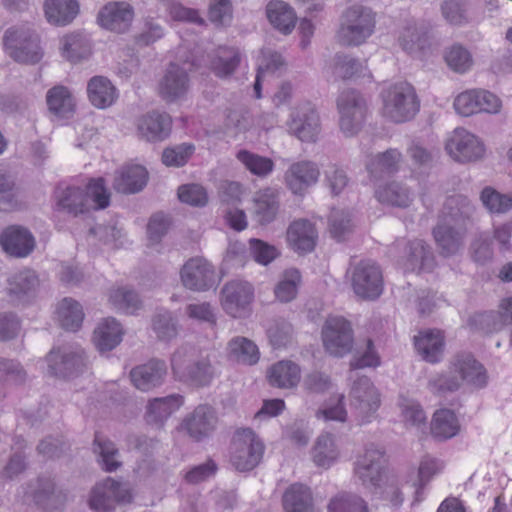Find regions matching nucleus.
Wrapping results in <instances>:
<instances>
[{
  "instance_id": "b1692460",
  "label": "nucleus",
  "mask_w": 512,
  "mask_h": 512,
  "mask_svg": "<svg viewBox=\"0 0 512 512\" xmlns=\"http://www.w3.org/2000/svg\"><path fill=\"white\" fill-rule=\"evenodd\" d=\"M318 238L315 226L308 220L292 222L286 233L288 246L298 254H306L314 250Z\"/></svg>"
},
{
  "instance_id": "a19ab883",
  "label": "nucleus",
  "mask_w": 512,
  "mask_h": 512,
  "mask_svg": "<svg viewBox=\"0 0 512 512\" xmlns=\"http://www.w3.org/2000/svg\"><path fill=\"white\" fill-rule=\"evenodd\" d=\"M300 367L292 361H279L268 370V380L272 386L278 388H292L300 381Z\"/></svg>"
},
{
  "instance_id": "5701e85b",
  "label": "nucleus",
  "mask_w": 512,
  "mask_h": 512,
  "mask_svg": "<svg viewBox=\"0 0 512 512\" xmlns=\"http://www.w3.org/2000/svg\"><path fill=\"white\" fill-rule=\"evenodd\" d=\"M189 89V78L185 68L171 64L159 81L158 90L167 102L182 99Z\"/></svg>"
},
{
  "instance_id": "412c9836",
  "label": "nucleus",
  "mask_w": 512,
  "mask_h": 512,
  "mask_svg": "<svg viewBox=\"0 0 512 512\" xmlns=\"http://www.w3.org/2000/svg\"><path fill=\"white\" fill-rule=\"evenodd\" d=\"M217 426V416L212 407L208 405H199L180 424V431L186 432L189 437L196 441H201L215 431Z\"/></svg>"
},
{
  "instance_id": "3c124183",
  "label": "nucleus",
  "mask_w": 512,
  "mask_h": 512,
  "mask_svg": "<svg viewBox=\"0 0 512 512\" xmlns=\"http://www.w3.org/2000/svg\"><path fill=\"white\" fill-rule=\"evenodd\" d=\"M300 284L301 275L297 269L285 270L274 288L276 299L283 303L294 300Z\"/></svg>"
},
{
  "instance_id": "a878e982",
  "label": "nucleus",
  "mask_w": 512,
  "mask_h": 512,
  "mask_svg": "<svg viewBox=\"0 0 512 512\" xmlns=\"http://www.w3.org/2000/svg\"><path fill=\"white\" fill-rule=\"evenodd\" d=\"M414 346L418 354L429 363L442 360L445 349V337L441 330L425 329L414 337Z\"/></svg>"
},
{
  "instance_id": "2eb2a0df",
  "label": "nucleus",
  "mask_w": 512,
  "mask_h": 512,
  "mask_svg": "<svg viewBox=\"0 0 512 512\" xmlns=\"http://www.w3.org/2000/svg\"><path fill=\"white\" fill-rule=\"evenodd\" d=\"M253 300L254 286L246 280L236 279L225 283L219 295L222 309L233 318L246 316Z\"/></svg>"
},
{
  "instance_id": "338daca9",
  "label": "nucleus",
  "mask_w": 512,
  "mask_h": 512,
  "mask_svg": "<svg viewBox=\"0 0 512 512\" xmlns=\"http://www.w3.org/2000/svg\"><path fill=\"white\" fill-rule=\"evenodd\" d=\"M476 99L475 88L466 89L454 97L453 108L460 116L469 117L475 115L477 106Z\"/></svg>"
},
{
  "instance_id": "a18cd8bd",
  "label": "nucleus",
  "mask_w": 512,
  "mask_h": 512,
  "mask_svg": "<svg viewBox=\"0 0 512 512\" xmlns=\"http://www.w3.org/2000/svg\"><path fill=\"white\" fill-rule=\"evenodd\" d=\"M227 356L238 363L253 365L259 360L260 353L257 345L245 337L232 338L227 345Z\"/></svg>"
},
{
  "instance_id": "473e14b6",
  "label": "nucleus",
  "mask_w": 512,
  "mask_h": 512,
  "mask_svg": "<svg viewBox=\"0 0 512 512\" xmlns=\"http://www.w3.org/2000/svg\"><path fill=\"white\" fill-rule=\"evenodd\" d=\"M5 282L6 293L15 301H20L30 295L39 284L36 273L29 269L10 272Z\"/></svg>"
},
{
  "instance_id": "052dcab7",
  "label": "nucleus",
  "mask_w": 512,
  "mask_h": 512,
  "mask_svg": "<svg viewBox=\"0 0 512 512\" xmlns=\"http://www.w3.org/2000/svg\"><path fill=\"white\" fill-rule=\"evenodd\" d=\"M344 396L339 394L327 400L317 411V418L325 421L345 422L347 411L344 407Z\"/></svg>"
},
{
  "instance_id": "680f3d73",
  "label": "nucleus",
  "mask_w": 512,
  "mask_h": 512,
  "mask_svg": "<svg viewBox=\"0 0 512 512\" xmlns=\"http://www.w3.org/2000/svg\"><path fill=\"white\" fill-rule=\"evenodd\" d=\"M366 66L348 55H336L334 58L333 73L342 78L364 76Z\"/></svg>"
},
{
  "instance_id": "0e129e2a",
  "label": "nucleus",
  "mask_w": 512,
  "mask_h": 512,
  "mask_svg": "<svg viewBox=\"0 0 512 512\" xmlns=\"http://www.w3.org/2000/svg\"><path fill=\"white\" fill-rule=\"evenodd\" d=\"M195 150L194 145L183 143L163 151L162 162L168 167H180L187 163Z\"/></svg>"
},
{
  "instance_id": "393cba45",
  "label": "nucleus",
  "mask_w": 512,
  "mask_h": 512,
  "mask_svg": "<svg viewBox=\"0 0 512 512\" xmlns=\"http://www.w3.org/2000/svg\"><path fill=\"white\" fill-rule=\"evenodd\" d=\"M319 175V168L315 163L299 161L290 165L285 173V182L294 194H302L318 181Z\"/></svg>"
},
{
  "instance_id": "dca6fc26",
  "label": "nucleus",
  "mask_w": 512,
  "mask_h": 512,
  "mask_svg": "<svg viewBox=\"0 0 512 512\" xmlns=\"http://www.w3.org/2000/svg\"><path fill=\"white\" fill-rule=\"evenodd\" d=\"M180 279L185 288L196 292L208 291L219 282L215 267L203 257L186 261L180 270Z\"/></svg>"
},
{
  "instance_id": "8fccbe9b",
  "label": "nucleus",
  "mask_w": 512,
  "mask_h": 512,
  "mask_svg": "<svg viewBox=\"0 0 512 512\" xmlns=\"http://www.w3.org/2000/svg\"><path fill=\"white\" fill-rule=\"evenodd\" d=\"M240 63V51L236 47H220L211 61V70L220 77L230 76Z\"/></svg>"
},
{
  "instance_id": "de8ad7c7",
  "label": "nucleus",
  "mask_w": 512,
  "mask_h": 512,
  "mask_svg": "<svg viewBox=\"0 0 512 512\" xmlns=\"http://www.w3.org/2000/svg\"><path fill=\"white\" fill-rule=\"evenodd\" d=\"M375 197L382 204L396 207H407L412 200L409 189L397 182L379 185L375 189Z\"/></svg>"
},
{
  "instance_id": "2f4dec72",
  "label": "nucleus",
  "mask_w": 512,
  "mask_h": 512,
  "mask_svg": "<svg viewBox=\"0 0 512 512\" xmlns=\"http://www.w3.org/2000/svg\"><path fill=\"white\" fill-rule=\"evenodd\" d=\"M46 103L49 112L62 119L72 117L77 106L75 95L63 85H56L47 91Z\"/></svg>"
},
{
  "instance_id": "4c0bfd02",
  "label": "nucleus",
  "mask_w": 512,
  "mask_h": 512,
  "mask_svg": "<svg viewBox=\"0 0 512 512\" xmlns=\"http://www.w3.org/2000/svg\"><path fill=\"white\" fill-rule=\"evenodd\" d=\"M43 9L48 23L66 26L78 15L79 4L77 0H45Z\"/></svg>"
},
{
  "instance_id": "79ce46f5",
  "label": "nucleus",
  "mask_w": 512,
  "mask_h": 512,
  "mask_svg": "<svg viewBox=\"0 0 512 512\" xmlns=\"http://www.w3.org/2000/svg\"><path fill=\"white\" fill-rule=\"evenodd\" d=\"M55 318L65 330L76 331L84 319L83 308L76 300L64 298L56 306Z\"/></svg>"
},
{
  "instance_id": "4be33fe9",
  "label": "nucleus",
  "mask_w": 512,
  "mask_h": 512,
  "mask_svg": "<svg viewBox=\"0 0 512 512\" xmlns=\"http://www.w3.org/2000/svg\"><path fill=\"white\" fill-rule=\"evenodd\" d=\"M0 244L7 254L23 258L33 251L35 239L28 229L12 225L2 231Z\"/></svg>"
},
{
  "instance_id": "9b49d317",
  "label": "nucleus",
  "mask_w": 512,
  "mask_h": 512,
  "mask_svg": "<svg viewBox=\"0 0 512 512\" xmlns=\"http://www.w3.org/2000/svg\"><path fill=\"white\" fill-rule=\"evenodd\" d=\"M321 339L326 353L342 358L354 347V334L351 323L342 316H329L321 330Z\"/></svg>"
},
{
  "instance_id": "c9c22d12",
  "label": "nucleus",
  "mask_w": 512,
  "mask_h": 512,
  "mask_svg": "<svg viewBox=\"0 0 512 512\" xmlns=\"http://www.w3.org/2000/svg\"><path fill=\"white\" fill-rule=\"evenodd\" d=\"M148 179L145 167L136 164L123 166L115 176L114 188L122 193H135L143 189Z\"/></svg>"
},
{
  "instance_id": "e2e57ef3",
  "label": "nucleus",
  "mask_w": 512,
  "mask_h": 512,
  "mask_svg": "<svg viewBox=\"0 0 512 512\" xmlns=\"http://www.w3.org/2000/svg\"><path fill=\"white\" fill-rule=\"evenodd\" d=\"M475 96L477 101L476 114H499L503 107L501 98L495 93L483 89L475 88Z\"/></svg>"
},
{
  "instance_id": "37998d69",
  "label": "nucleus",
  "mask_w": 512,
  "mask_h": 512,
  "mask_svg": "<svg viewBox=\"0 0 512 512\" xmlns=\"http://www.w3.org/2000/svg\"><path fill=\"white\" fill-rule=\"evenodd\" d=\"M460 431V421L450 409L437 410L431 421V433L439 440L455 437Z\"/></svg>"
},
{
  "instance_id": "49530a36",
  "label": "nucleus",
  "mask_w": 512,
  "mask_h": 512,
  "mask_svg": "<svg viewBox=\"0 0 512 512\" xmlns=\"http://www.w3.org/2000/svg\"><path fill=\"white\" fill-rule=\"evenodd\" d=\"M398 407L400 420L407 429L421 430L425 427L427 416L416 400L400 396Z\"/></svg>"
},
{
  "instance_id": "09e8293b",
  "label": "nucleus",
  "mask_w": 512,
  "mask_h": 512,
  "mask_svg": "<svg viewBox=\"0 0 512 512\" xmlns=\"http://www.w3.org/2000/svg\"><path fill=\"white\" fill-rule=\"evenodd\" d=\"M108 301L119 312L134 314L141 307L138 295L126 286H113L108 291Z\"/></svg>"
},
{
  "instance_id": "72a5a7b5",
  "label": "nucleus",
  "mask_w": 512,
  "mask_h": 512,
  "mask_svg": "<svg viewBox=\"0 0 512 512\" xmlns=\"http://www.w3.org/2000/svg\"><path fill=\"white\" fill-rule=\"evenodd\" d=\"M87 96L94 107L106 109L116 102L118 91L108 78L94 76L87 83Z\"/></svg>"
},
{
  "instance_id": "603ef678",
  "label": "nucleus",
  "mask_w": 512,
  "mask_h": 512,
  "mask_svg": "<svg viewBox=\"0 0 512 512\" xmlns=\"http://www.w3.org/2000/svg\"><path fill=\"white\" fill-rule=\"evenodd\" d=\"M253 203L254 213L261 223H268L274 219L278 210V203L272 189L267 188L257 192Z\"/></svg>"
},
{
  "instance_id": "20e7f679",
  "label": "nucleus",
  "mask_w": 512,
  "mask_h": 512,
  "mask_svg": "<svg viewBox=\"0 0 512 512\" xmlns=\"http://www.w3.org/2000/svg\"><path fill=\"white\" fill-rule=\"evenodd\" d=\"M470 212L467 198L457 195L445 203L443 217L433 230L436 244L444 255L456 253L462 245L463 229L458 226L459 219Z\"/></svg>"
},
{
  "instance_id": "5fc2aeb1",
  "label": "nucleus",
  "mask_w": 512,
  "mask_h": 512,
  "mask_svg": "<svg viewBox=\"0 0 512 512\" xmlns=\"http://www.w3.org/2000/svg\"><path fill=\"white\" fill-rule=\"evenodd\" d=\"M327 512H368V507L361 497L343 492L330 499Z\"/></svg>"
},
{
  "instance_id": "f257e3e1",
  "label": "nucleus",
  "mask_w": 512,
  "mask_h": 512,
  "mask_svg": "<svg viewBox=\"0 0 512 512\" xmlns=\"http://www.w3.org/2000/svg\"><path fill=\"white\" fill-rule=\"evenodd\" d=\"M384 451L371 445L363 454L357 456L354 463V475L371 493L374 499L386 501L393 507L403 502L399 479L384 471Z\"/></svg>"
},
{
  "instance_id": "f704fd0d",
  "label": "nucleus",
  "mask_w": 512,
  "mask_h": 512,
  "mask_svg": "<svg viewBox=\"0 0 512 512\" xmlns=\"http://www.w3.org/2000/svg\"><path fill=\"white\" fill-rule=\"evenodd\" d=\"M91 50V41L83 33L72 32L60 38V54L63 58L72 63L86 59L91 54Z\"/></svg>"
},
{
  "instance_id": "6ab92c4d",
  "label": "nucleus",
  "mask_w": 512,
  "mask_h": 512,
  "mask_svg": "<svg viewBox=\"0 0 512 512\" xmlns=\"http://www.w3.org/2000/svg\"><path fill=\"white\" fill-rule=\"evenodd\" d=\"M339 126L346 136L355 135L361 128L365 118V101L353 90L343 91L338 100Z\"/></svg>"
},
{
  "instance_id": "774afa93",
  "label": "nucleus",
  "mask_w": 512,
  "mask_h": 512,
  "mask_svg": "<svg viewBox=\"0 0 512 512\" xmlns=\"http://www.w3.org/2000/svg\"><path fill=\"white\" fill-rule=\"evenodd\" d=\"M153 330L159 339L170 340L177 335V325L170 312L164 311L155 316Z\"/></svg>"
},
{
  "instance_id": "c756f323",
  "label": "nucleus",
  "mask_w": 512,
  "mask_h": 512,
  "mask_svg": "<svg viewBox=\"0 0 512 512\" xmlns=\"http://www.w3.org/2000/svg\"><path fill=\"white\" fill-rule=\"evenodd\" d=\"M265 14L270 25L283 35H289L297 23L294 8L283 0H271L267 3Z\"/></svg>"
},
{
  "instance_id": "c03bdc74",
  "label": "nucleus",
  "mask_w": 512,
  "mask_h": 512,
  "mask_svg": "<svg viewBox=\"0 0 512 512\" xmlns=\"http://www.w3.org/2000/svg\"><path fill=\"white\" fill-rule=\"evenodd\" d=\"M285 512H315L310 489L302 484L291 485L283 495Z\"/></svg>"
},
{
  "instance_id": "58836bf2",
  "label": "nucleus",
  "mask_w": 512,
  "mask_h": 512,
  "mask_svg": "<svg viewBox=\"0 0 512 512\" xmlns=\"http://www.w3.org/2000/svg\"><path fill=\"white\" fill-rule=\"evenodd\" d=\"M340 449L332 434H321L312 448L311 456L314 464L329 469L340 459Z\"/></svg>"
},
{
  "instance_id": "f03ea898",
  "label": "nucleus",
  "mask_w": 512,
  "mask_h": 512,
  "mask_svg": "<svg viewBox=\"0 0 512 512\" xmlns=\"http://www.w3.org/2000/svg\"><path fill=\"white\" fill-rule=\"evenodd\" d=\"M488 383L485 367L470 354H459L449 361L445 373L435 375L429 381L434 392L445 393L458 390L463 384L483 388Z\"/></svg>"
},
{
  "instance_id": "a211bd4d",
  "label": "nucleus",
  "mask_w": 512,
  "mask_h": 512,
  "mask_svg": "<svg viewBox=\"0 0 512 512\" xmlns=\"http://www.w3.org/2000/svg\"><path fill=\"white\" fill-rule=\"evenodd\" d=\"M288 131L303 142H315L321 132L320 118L310 102L295 106L287 121Z\"/></svg>"
},
{
  "instance_id": "bb28decb",
  "label": "nucleus",
  "mask_w": 512,
  "mask_h": 512,
  "mask_svg": "<svg viewBox=\"0 0 512 512\" xmlns=\"http://www.w3.org/2000/svg\"><path fill=\"white\" fill-rule=\"evenodd\" d=\"M285 70L282 56L271 49H263L257 57V75L254 83L256 98H261V87L270 78L279 76Z\"/></svg>"
},
{
  "instance_id": "7ed1b4c3",
  "label": "nucleus",
  "mask_w": 512,
  "mask_h": 512,
  "mask_svg": "<svg viewBox=\"0 0 512 512\" xmlns=\"http://www.w3.org/2000/svg\"><path fill=\"white\" fill-rule=\"evenodd\" d=\"M54 197L57 210L75 215L90 209L106 208L110 202V193L103 178L91 179L85 193L77 187L59 186Z\"/></svg>"
},
{
  "instance_id": "aec40b11",
  "label": "nucleus",
  "mask_w": 512,
  "mask_h": 512,
  "mask_svg": "<svg viewBox=\"0 0 512 512\" xmlns=\"http://www.w3.org/2000/svg\"><path fill=\"white\" fill-rule=\"evenodd\" d=\"M134 19V9L125 1H111L100 8L97 14V23L102 28L115 32L125 33L129 30Z\"/></svg>"
},
{
  "instance_id": "4d7b16f0",
  "label": "nucleus",
  "mask_w": 512,
  "mask_h": 512,
  "mask_svg": "<svg viewBox=\"0 0 512 512\" xmlns=\"http://www.w3.org/2000/svg\"><path fill=\"white\" fill-rule=\"evenodd\" d=\"M480 199L485 208L491 213L502 214L512 208V196L502 194L492 187L484 188Z\"/></svg>"
},
{
  "instance_id": "39448f33",
  "label": "nucleus",
  "mask_w": 512,
  "mask_h": 512,
  "mask_svg": "<svg viewBox=\"0 0 512 512\" xmlns=\"http://www.w3.org/2000/svg\"><path fill=\"white\" fill-rule=\"evenodd\" d=\"M382 114L395 123L414 118L419 111V100L414 87L407 82L390 84L381 92Z\"/></svg>"
},
{
  "instance_id": "e433bc0d",
  "label": "nucleus",
  "mask_w": 512,
  "mask_h": 512,
  "mask_svg": "<svg viewBox=\"0 0 512 512\" xmlns=\"http://www.w3.org/2000/svg\"><path fill=\"white\" fill-rule=\"evenodd\" d=\"M184 401L180 395L155 398L148 402L145 418L149 424L162 425L172 414L180 409Z\"/></svg>"
},
{
  "instance_id": "69168bd1",
  "label": "nucleus",
  "mask_w": 512,
  "mask_h": 512,
  "mask_svg": "<svg viewBox=\"0 0 512 512\" xmlns=\"http://www.w3.org/2000/svg\"><path fill=\"white\" fill-rule=\"evenodd\" d=\"M94 445V449L99 453L105 470H116L120 463L118 461V454L114 444L97 435L95 437Z\"/></svg>"
},
{
  "instance_id": "c85d7f7f",
  "label": "nucleus",
  "mask_w": 512,
  "mask_h": 512,
  "mask_svg": "<svg viewBox=\"0 0 512 512\" xmlns=\"http://www.w3.org/2000/svg\"><path fill=\"white\" fill-rule=\"evenodd\" d=\"M124 329L121 323L112 317L99 321L94 329L92 341L101 353L116 348L122 341Z\"/></svg>"
},
{
  "instance_id": "f8f14e48",
  "label": "nucleus",
  "mask_w": 512,
  "mask_h": 512,
  "mask_svg": "<svg viewBox=\"0 0 512 512\" xmlns=\"http://www.w3.org/2000/svg\"><path fill=\"white\" fill-rule=\"evenodd\" d=\"M132 499L133 492L128 483L108 477L93 487L88 504L92 510L108 512L117 505L130 503Z\"/></svg>"
},
{
  "instance_id": "bf43d9fd",
  "label": "nucleus",
  "mask_w": 512,
  "mask_h": 512,
  "mask_svg": "<svg viewBox=\"0 0 512 512\" xmlns=\"http://www.w3.org/2000/svg\"><path fill=\"white\" fill-rule=\"evenodd\" d=\"M249 254L256 263L267 266L280 255V252L276 246L252 238L249 240Z\"/></svg>"
},
{
  "instance_id": "6e6d98bb",
  "label": "nucleus",
  "mask_w": 512,
  "mask_h": 512,
  "mask_svg": "<svg viewBox=\"0 0 512 512\" xmlns=\"http://www.w3.org/2000/svg\"><path fill=\"white\" fill-rule=\"evenodd\" d=\"M448 67L459 74H465L473 66V58L468 49L461 45H453L444 54Z\"/></svg>"
},
{
  "instance_id": "7c9ffc66",
  "label": "nucleus",
  "mask_w": 512,
  "mask_h": 512,
  "mask_svg": "<svg viewBox=\"0 0 512 512\" xmlns=\"http://www.w3.org/2000/svg\"><path fill=\"white\" fill-rule=\"evenodd\" d=\"M167 373L164 361L151 360L146 364L135 367L130 372L133 385L142 391H148L159 386Z\"/></svg>"
},
{
  "instance_id": "9d476101",
  "label": "nucleus",
  "mask_w": 512,
  "mask_h": 512,
  "mask_svg": "<svg viewBox=\"0 0 512 512\" xmlns=\"http://www.w3.org/2000/svg\"><path fill=\"white\" fill-rule=\"evenodd\" d=\"M352 414L359 424H367L376 418L380 407V393L366 376L353 381L349 393Z\"/></svg>"
},
{
  "instance_id": "1a4fd4ad",
  "label": "nucleus",
  "mask_w": 512,
  "mask_h": 512,
  "mask_svg": "<svg viewBox=\"0 0 512 512\" xmlns=\"http://www.w3.org/2000/svg\"><path fill=\"white\" fill-rule=\"evenodd\" d=\"M265 446L250 428L238 429L231 444L230 461L239 471H249L261 461Z\"/></svg>"
},
{
  "instance_id": "864d4df0",
  "label": "nucleus",
  "mask_w": 512,
  "mask_h": 512,
  "mask_svg": "<svg viewBox=\"0 0 512 512\" xmlns=\"http://www.w3.org/2000/svg\"><path fill=\"white\" fill-rule=\"evenodd\" d=\"M236 158L250 173L258 177H266L274 169V162L272 159L255 154L248 150L238 151Z\"/></svg>"
},
{
  "instance_id": "cd10ccee",
  "label": "nucleus",
  "mask_w": 512,
  "mask_h": 512,
  "mask_svg": "<svg viewBox=\"0 0 512 512\" xmlns=\"http://www.w3.org/2000/svg\"><path fill=\"white\" fill-rule=\"evenodd\" d=\"M171 126L172 119L168 114L151 112L139 119L137 128L142 138L150 142H158L170 135Z\"/></svg>"
},
{
  "instance_id": "0eeeda50",
  "label": "nucleus",
  "mask_w": 512,
  "mask_h": 512,
  "mask_svg": "<svg viewBox=\"0 0 512 512\" xmlns=\"http://www.w3.org/2000/svg\"><path fill=\"white\" fill-rule=\"evenodd\" d=\"M39 364L45 373L64 379L83 374L87 369L83 350L69 345L53 348Z\"/></svg>"
},
{
  "instance_id": "ea45409f",
  "label": "nucleus",
  "mask_w": 512,
  "mask_h": 512,
  "mask_svg": "<svg viewBox=\"0 0 512 512\" xmlns=\"http://www.w3.org/2000/svg\"><path fill=\"white\" fill-rule=\"evenodd\" d=\"M402 156L396 149H389L369 158L366 169L370 177L379 179L388 176L398 170Z\"/></svg>"
},
{
  "instance_id": "f3484780",
  "label": "nucleus",
  "mask_w": 512,
  "mask_h": 512,
  "mask_svg": "<svg viewBox=\"0 0 512 512\" xmlns=\"http://www.w3.org/2000/svg\"><path fill=\"white\" fill-rule=\"evenodd\" d=\"M445 149L451 158L461 163L477 161L486 151L482 140L464 128H456L448 136Z\"/></svg>"
},
{
  "instance_id": "4468645a",
  "label": "nucleus",
  "mask_w": 512,
  "mask_h": 512,
  "mask_svg": "<svg viewBox=\"0 0 512 512\" xmlns=\"http://www.w3.org/2000/svg\"><path fill=\"white\" fill-rule=\"evenodd\" d=\"M172 371L176 378L196 386L208 385L216 375L214 367L208 360L190 364V350L178 349L171 358Z\"/></svg>"
},
{
  "instance_id": "6e6552de",
  "label": "nucleus",
  "mask_w": 512,
  "mask_h": 512,
  "mask_svg": "<svg viewBox=\"0 0 512 512\" xmlns=\"http://www.w3.org/2000/svg\"><path fill=\"white\" fill-rule=\"evenodd\" d=\"M3 46L6 54L20 63L35 64L43 57L38 36L24 26L7 29L3 37Z\"/></svg>"
},
{
  "instance_id": "13d9d810",
  "label": "nucleus",
  "mask_w": 512,
  "mask_h": 512,
  "mask_svg": "<svg viewBox=\"0 0 512 512\" xmlns=\"http://www.w3.org/2000/svg\"><path fill=\"white\" fill-rule=\"evenodd\" d=\"M405 267L411 271L426 270L432 267V258L422 240H415L410 243Z\"/></svg>"
},
{
  "instance_id": "423d86ee",
  "label": "nucleus",
  "mask_w": 512,
  "mask_h": 512,
  "mask_svg": "<svg viewBox=\"0 0 512 512\" xmlns=\"http://www.w3.org/2000/svg\"><path fill=\"white\" fill-rule=\"evenodd\" d=\"M375 15L363 5H352L347 8L341 18L337 31V39L344 45H360L374 32Z\"/></svg>"
},
{
  "instance_id": "ddd939ff",
  "label": "nucleus",
  "mask_w": 512,
  "mask_h": 512,
  "mask_svg": "<svg viewBox=\"0 0 512 512\" xmlns=\"http://www.w3.org/2000/svg\"><path fill=\"white\" fill-rule=\"evenodd\" d=\"M354 293L363 299L374 300L383 291V275L380 267L372 260H361L349 271Z\"/></svg>"
}]
</instances>
